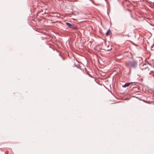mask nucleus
Here are the masks:
<instances>
[{
    "instance_id": "nucleus-1",
    "label": "nucleus",
    "mask_w": 154,
    "mask_h": 154,
    "mask_svg": "<svg viewBox=\"0 0 154 154\" xmlns=\"http://www.w3.org/2000/svg\"><path fill=\"white\" fill-rule=\"evenodd\" d=\"M127 65L128 66L135 67L137 65V62L135 60H130L127 63Z\"/></svg>"
},
{
    "instance_id": "nucleus-2",
    "label": "nucleus",
    "mask_w": 154,
    "mask_h": 154,
    "mask_svg": "<svg viewBox=\"0 0 154 154\" xmlns=\"http://www.w3.org/2000/svg\"><path fill=\"white\" fill-rule=\"evenodd\" d=\"M66 24L69 28H71L72 29H75L76 28V27L74 26L73 25H72L69 23L66 22Z\"/></svg>"
},
{
    "instance_id": "nucleus-3",
    "label": "nucleus",
    "mask_w": 154,
    "mask_h": 154,
    "mask_svg": "<svg viewBox=\"0 0 154 154\" xmlns=\"http://www.w3.org/2000/svg\"><path fill=\"white\" fill-rule=\"evenodd\" d=\"M132 83H133L132 82H129V83H125L124 85H123L122 87H126L128 86H129V85L131 84Z\"/></svg>"
},
{
    "instance_id": "nucleus-4",
    "label": "nucleus",
    "mask_w": 154,
    "mask_h": 154,
    "mask_svg": "<svg viewBox=\"0 0 154 154\" xmlns=\"http://www.w3.org/2000/svg\"><path fill=\"white\" fill-rule=\"evenodd\" d=\"M142 69H149V68L146 66V64H144L143 66V68H142Z\"/></svg>"
},
{
    "instance_id": "nucleus-5",
    "label": "nucleus",
    "mask_w": 154,
    "mask_h": 154,
    "mask_svg": "<svg viewBox=\"0 0 154 154\" xmlns=\"http://www.w3.org/2000/svg\"><path fill=\"white\" fill-rule=\"evenodd\" d=\"M110 31V29H109L106 33V36H108L109 35V33Z\"/></svg>"
},
{
    "instance_id": "nucleus-6",
    "label": "nucleus",
    "mask_w": 154,
    "mask_h": 154,
    "mask_svg": "<svg viewBox=\"0 0 154 154\" xmlns=\"http://www.w3.org/2000/svg\"><path fill=\"white\" fill-rule=\"evenodd\" d=\"M128 2V3L129 4H130V2H129V1H127V0H126L124 2Z\"/></svg>"
},
{
    "instance_id": "nucleus-7",
    "label": "nucleus",
    "mask_w": 154,
    "mask_h": 154,
    "mask_svg": "<svg viewBox=\"0 0 154 154\" xmlns=\"http://www.w3.org/2000/svg\"><path fill=\"white\" fill-rule=\"evenodd\" d=\"M140 0H138V1H140Z\"/></svg>"
}]
</instances>
